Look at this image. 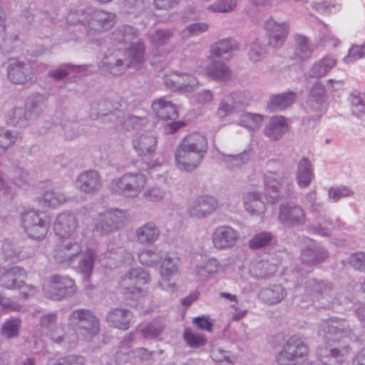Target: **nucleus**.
<instances>
[{
  "label": "nucleus",
  "instance_id": "nucleus-26",
  "mask_svg": "<svg viewBox=\"0 0 365 365\" xmlns=\"http://www.w3.org/2000/svg\"><path fill=\"white\" fill-rule=\"evenodd\" d=\"M4 259L10 263H16L19 261L30 258L34 252L29 247H21L16 244L4 242L2 245Z\"/></svg>",
  "mask_w": 365,
  "mask_h": 365
},
{
  "label": "nucleus",
  "instance_id": "nucleus-63",
  "mask_svg": "<svg viewBox=\"0 0 365 365\" xmlns=\"http://www.w3.org/2000/svg\"><path fill=\"white\" fill-rule=\"evenodd\" d=\"M186 343L192 348H199L205 345L207 339L202 335L194 333L191 329H186L183 334Z\"/></svg>",
  "mask_w": 365,
  "mask_h": 365
},
{
  "label": "nucleus",
  "instance_id": "nucleus-57",
  "mask_svg": "<svg viewBox=\"0 0 365 365\" xmlns=\"http://www.w3.org/2000/svg\"><path fill=\"white\" fill-rule=\"evenodd\" d=\"M237 0H217L207 6V9L211 13H229L237 7Z\"/></svg>",
  "mask_w": 365,
  "mask_h": 365
},
{
  "label": "nucleus",
  "instance_id": "nucleus-34",
  "mask_svg": "<svg viewBox=\"0 0 365 365\" xmlns=\"http://www.w3.org/2000/svg\"><path fill=\"white\" fill-rule=\"evenodd\" d=\"M288 130V123L284 117L272 116L264 128V134L273 140H279Z\"/></svg>",
  "mask_w": 365,
  "mask_h": 365
},
{
  "label": "nucleus",
  "instance_id": "nucleus-47",
  "mask_svg": "<svg viewBox=\"0 0 365 365\" xmlns=\"http://www.w3.org/2000/svg\"><path fill=\"white\" fill-rule=\"evenodd\" d=\"M96 256L97 252L93 249H87L78 262V269L86 279H88L93 272Z\"/></svg>",
  "mask_w": 365,
  "mask_h": 365
},
{
  "label": "nucleus",
  "instance_id": "nucleus-60",
  "mask_svg": "<svg viewBox=\"0 0 365 365\" xmlns=\"http://www.w3.org/2000/svg\"><path fill=\"white\" fill-rule=\"evenodd\" d=\"M0 50L5 53H11L17 46L19 41L16 34L7 36L4 31L0 33Z\"/></svg>",
  "mask_w": 365,
  "mask_h": 365
},
{
  "label": "nucleus",
  "instance_id": "nucleus-53",
  "mask_svg": "<svg viewBox=\"0 0 365 365\" xmlns=\"http://www.w3.org/2000/svg\"><path fill=\"white\" fill-rule=\"evenodd\" d=\"M139 262L148 267L157 265L162 259V254L158 250L144 249L138 252Z\"/></svg>",
  "mask_w": 365,
  "mask_h": 365
},
{
  "label": "nucleus",
  "instance_id": "nucleus-17",
  "mask_svg": "<svg viewBox=\"0 0 365 365\" xmlns=\"http://www.w3.org/2000/svg\"><path fill=\"white\" fill-rule=\"evenodd\" d=\"M251 101L249 92H234L227 96L219 104L217 115L224 118L237 113L247 106Z\"/></svg>",
  "mask_w": 365,
  "mask_h": 365
},
{
  "label": "nucleus",
  "instance_id": "nucleus-39",
  "mask_svg": "<svg viewBox=\"0 0 365 365\" xmlns=\"http://www.w3.org/2000/svg\"><path fill=\"white\" fill-rule=\"evenodd\" d=\"M160 230L153 222H149L138 227L135 231L138 242L141 245H152L158 240Z\"/></svg>",
  "mask_w": 365,
  "mask_h": 365
},
{
  "label": "nucleus",
  "instance_id": "nucleus-32",
  "mask_svg": "<svg viewBox=\"0 0 365 365\" xmlns=\"http://www.w3.org/2000/svg\"><path fill=\"white\" fill-rule=\"evenodd\" d=\"M337 60L331 56H326L324 58L315 61L309 71L304 73L306 80L311 78H319L325 76L335 66Z\"/></svg>",
  "mask_w": 365,
  "mask_h": 365
},
{
  "label": "nucleus",
  "instance_id": "nucleus-56",
  "mask_svg": "<svg viewBox=\"0 0 365 365\" xmlns=\"http://www.w3.org/2000/svg\"><path fill=\"white\" fill-rule=\"evenodd\" d=\"M274 236L270 232H261L253 236L248 242L249 247L253 250L268 246L274 240Z\"/></svg>",
  "mask_w": 365,
  "mask_h": 365
},
{
  "label": "nucleus",
  "instance_id": "nucleus-6",
  "mask_svg": "<svg viewBox=\"0 0 365 365\" xmlns=\"http://www.w3.org/2000/svg\"><path fill=\"white\" fill-rule=\"evenodd\" d=\"M309 354V346L304 339L297 335L288 338L276 356L279 365H297L304 362Z\"/></svg>",
  "mask_w": 365,
  "mask_h": 365
},
{
  "label": "nucleus",
  "instance_id": "nucleus-58",
  "mask_svg": "<svg viewBox=\"0 0 365 365\" xmlns=\"http://www.w3.org/2000/svg\"><path fill=\"white\" fill-rule=\"evenodd\" d=\"M42 200L48 206L56 207L64 203L66 201V197L64 193L51 189L43 193Z\"/></svg>",
  "mask_w": 365,
  "mask_h": 365
},
{
  "label": "nucleus",
  "instance_id": "nucleus-33",
  "mask_svg": "<svg viewBox=\"0 0 365 365\" xmlns=\"http://www.w3.org/2000/svg\"><path fill=\"white\" fill-rule=\"evenodd\" d=\"M152 108L157 118L160 120H175L178 118L175 105L165 97L153 101Z\"/></svg>",
  "mask_w": 365,
  "mask_h": 365
},
{
  "label": "nucleus",
  "instance_id": "nucleus-19",
  "mask_svg": "<svg viewBox=\"0 0 365 365\" xmlns=\"http://www.w3.org/2000/svg\"><path fill=\"white\" fill-rule=\"evenodd\" d=\"M217 207V200L214 197L200 196L189 204L187 214L193 219H203L215 212Z\"/></svg>",
  "mask_w": 365,
  "mask_h": 365
},
{
  "label": "nucleus",
  "instance_id": "nucleus-30",
  "mask_svg": "<svg viewBox=\"0 0 365 365\" xmlns=\"http://www.w3.org/2000/svg\"><path fill=\"white\" fill-rule=\"evenodd\" d=\"M133 145L139 156L150 155L156 149L157 138L152 133L145 132L135 136Z\"/></svg>",
  "mask_w": 365,
  "mask_h": 365
},
{
  "label": "nucleus",
  "instance_id": "nucleus-49",
  "mask_svg": "<svg viewBox=\"0 0 365 365\" xmlns=\"http://www.w3.org/2000/svg\"><path fill=\"white\" fill-rule=\"evenodd\" d=\"M351 113L358 118H365V93L354 91L349 96Z\"/></svg>",
  "mask_w": 365,
  "mask_h": 365
},
{
  "label": "nucleus",
  "instance_id": "nucleus-21",
  "mask_svg": "<svg viewBox=\"0 0 365 365\" xmlns=\"http://www.w3.org/2000/svg\"><path fill=\"white\" fill-rule=\"evenodd\" d=\"M78 221L71 212L59 214L54 222L53 230L59 238L79 237L76 233Z\"/></svg>",
  "mask_w": 365,
  "mask_h": 365
},
{
  "label": "nucleus",
  "instance_id": "nucleus-35",
  "mask_svg": "<svg viewBox=\"0 0 365 365\" xmlns=\"http://www.w3.org/2000/svg\"><path fill=\"white\" fill-rule=\"evenodd\" d=\"M57 314L50 313L40 319L39 324L41 329L46 331V334L56 343L60 344L63 341V328L56 324Z\"/></svg>",
  "mask_w": 365,
  "mask_h": 365
},
{
  "label": "nucleus",
  "instance_id": "nucleus-42",
  "mask_svg": "<svg viewBox=\"0 0 365 365\" xmlns=\"http://www.w3.org/2000/svg\"><path fill=\"white\" fill-rule=\"evenodd\" d=\"M207 75L212 78L226 81L230 79L232 71L229 66L222 61H212L207 66Z\"/></svg>",
  "mask_w": 365,
  "mask_h": 365
},
{
  "label": "nucleus",
  "instance_id": "nucleus-52",
  "mask_svg": "<svg viewBox=\"0 0 365 365\" xmlns=\"http://www.w3.org/2000/svg\"><path fill=\"white\" fill-rule=\"evenodd\" d=\"M165 327V321L158 318L152 321L146 327L142 329L140 332L145 339H155L158 337L164 330Z\"/></svg>",
  "mask_w": 365,
  "mask_h": 365
},
{
  "label": "nucleus",
  "instance_id": "nucleus-62",
  "mask_svg": "<svg viewBox=\"0 0 365 365\" xmlns=\"http://www.w3.org/2000/svg\"><path fill=\"white\" fill-rule=\"evenodd\" d=\"M307 199L310 205V212L315 215L313 223H317V220H319L322 217H325V211L323 209L322 205L317 202L316 192L314 191L309 192L307 194Z\"/></svg>",
  "mask_w": 365,
  "mask_h": 365
},
{
  "label": "nucleus",
  "instance_id": "nucleus-12",
  "mask_svg": "<svg viewBox=\"0 0 365 365\" xmlns=\"http://www.w3.org/2000/svg\"><path fill=\"white\" fill-rule=\"evenodd\" d=\"M21 223L28 236L35 240L43 239L49 229L44 215L34 210H26L21 214Z\"/></svg>",
  "mask_w": 365,
  "mask_h": 365
},
{
  "label": "nucleus",
  "instance_id": "nucleus-37",
  "mask_svg": "<svg viewBox=\"0 0 365 365\" xmlns=\"http://www.w3.org/2000/svg\"><path fill=\"white\" fill-rule=\"evenodd\" d=\"M328 257V252L319 245L312 243L302 251V261L309 265L322 262Z\"/></svg>",
  "mask_w": 365,
  "mask_h": 365
},
{
  "label": "nucleus",
  "instance_id": "nucleus-50",
  "mask_svg": "<svg viewBox=\"0 0 365 365\" xmlns=\"http://www.w3.org/2000/svg\"><path fill=\"white\" fill-rule=\"evenodd\" d=\"M264 115L257 113H244L240 115L237 124L251 131L258 130L263 121Z\"/></svg>",
  "mask_w": 365,
  "mask_h": 365
},
{
  "label": "nucleus",
  "instance_id": "nucleus-1",
  "mask_svg": "<svg viewBox=\"0 0 365 365\" xmlns=\"http://www.w3.org/2000/svg\"><path fill=\"white\" fill-rule=\"evenodd\" d=\"M351 332L347 322L341 319L331 317L319 323L317 336L324 342V345L319 347L317 354L323 363L329 365L341 364L347 359L348 346H333L332 343L349 336Z\"/></svg>",
  "mask_w": 365,
  "mask_h": 365
},
{
  "label": "nucleus",
  "instance_id": "nucleus-51",
  "mask_svg": "<svg viewBox=\"0 0 365 365\" xmlns=\"http://www.w3.org/2000/svg\"><path fill=\"white\" fill-rule=\"evenodd\" d=\"M45 101V97L39 93L34 94L27 99L24 108L31 113L32 120L43 112Z\"/></svg>",
  "mask_w": 365,
  "mask_h": 365
},
{
  "label": "nucleus",
  "instance_id": "nucleus-2",
  "mask_svg": "<svg viewBox=\"0 0 365 365\" xmlns=\"http://www.w3.org/2000/svg\"><path fill=\"white\" fill-rule=\"evenodd\" d=\"M145 47L143 44L133 46L128 48L109 50L104 55L98 65V68L105 75L119 76L128 68L139 69L144 61Z\"/></svg>",
  "mask_w": 365,
  "mask_h": 365
},
{
  "label": "nucleus",
  "instance_id": "nucleus-45",
  "mask_svg": "<svg viewBox=\"0 0 365 365\" xmlns=\"http://www.w3.org/2000/svg\"><path fill=\"white\" fill-rule=\"evenodd\" d=\"M88 67V65L76 66L70 63H64L57 68L50 70L48 73V76L55 81H61L66 78L71 73L83 72Z\"/></svg>",
  "mask_w": 365,
  "mask_h": 365
},
{
  "label": "nucleus",
  "instance_id": "nucleus-8",
  "mask_svg": "<svg viewBox=\"0 0 365 365\" xmlns=\"http://www.w3.org/2000/svg\"><path fill=\"white\" fill-rule=\"evenodd\" d=\"M146 184L145 176L140 173H126L114 178L109 189L113 194L125 197L134 198L138 196Z\"/></svg>",
  "mask_w": 365,
  "mask_h": 365
},
{
  "label": "nucleus",
  "instance_id": "nucleus-14",
  "mask_svg": "<svg viewBox=\"0 0 365 365\" xmlns=\"http://www.w3.org/2000/svg\"><path fill=\"white\" fill-rule=\"evenodd\" d=\"M150 280L148 272L141 267L131 268L121 278L120 285L124 294L138 296L143 294L145 290L141 286L146 284Z\"/></svg>",
  "mask_w": 365,
  "mask_h": 365
},
{
  "label": "nucleus",
  "instance_id": "nucleus-48",
  "mask_svg": "<svg viewBox=\"0 0 365 365\" xmlns=\"http://www.w3.org/2000/svg\"><path fill=\"white\" fill-rule=\"evenodd\" d=\"M238 50V43L232 39L220 40L211 47L212 53L217 57H221L225 54H231Z\"/></svg>",
  "mask_w": 365,
  "mask_h": 365
},
{
  "label": "nucleus",
  "instance_id": "nucleus-18",
  "mask_svg": "<svg viewBox=\"0 0 365 365\" xmlns=\"http://www.w3.org/2000/svg\"><path fill=\"white\" fill-rule=\"evenodd\" d=\"M7 78L14 84H24L31 81L34 71L29 63L11 58L6 62Z\"/></svg>",
  "mask_w": 365,
  "mask_h": 365
},
{
  "label": "nucleus",
  "instance_id": "nucleus-54",
  "mask_svg": "<svg viewBox=\"0 0 365 365\" xmlns=\"http://www.w3.org/2000/svg\"><path fill=\"white\" fill-rule=\"evenodd\" d=\"M209 27V24L206 22L192 23L180 31V36L183 39H189L207 31Z\"/></svg>",
  "mask_w": 365,
  "mask_h": 365
},
{
  "label": "nucleus",
  "instance_id": "nucleus-43",
  "mask_svg": "<svg viewBox=\"0 0 365 365\" xmlns=\"http://www.w3.org/2000/svg\"><path fill=\"white\" fill-rule=\"evenodd\" d=\"M297 93L292 91L273 96L267 107L272 111L283 110L291 106L297 100Z\"/></svg>",
  "mask_w": 365,
  "mask_h": 365
},
{
  "label": "nucleus",
  "instance_id": "nucleus-9",
  "mask_svg": "<svg viewBox=\"0 0 365 365\" xmlns=\"http://www.w3.org/2000/svg\"><path fill=\"white\" fill-rule=\"evenodd\" d=\"M75 281L66 275L54 274L44 286L43 292L46 297L61 301L73 297L77 292Z\"/></svg>",
  "mask_w": 365,
  "mask_h": 365
},
{
  "label": "nucleus",
  "instance_id": "nucleus-28",
  "mask_svg": "<svg viewBox=\"0 0 365 365\" xmlns=\"http://www.w3.org/2000/svg\"><path fill=\"white\" fill-rule=\"evenodd\" d=\"M26 274L24 268L12 267L0 274V287L6 289H17L22 287L24 281L20 278Z\"/></svg>",
  "mask_w": 365,
  "mask_h": 365
},
{
  "label": "nucleus",
  "instance_id": "nucleus-41",
  "mask_svg": "<svg viewBox=\"0 0 365 365\" xmlns=\"http://www.w3.org/2000/svg\"><path fill=\"white\" fill-rule=\"evenodd\" d=\"M259 295L266 304H275L286 297L287 292L280 284H272L262 289Z\"/></svg>",
  "mask_w": 365,
  "mask_h": 365
},
{
  "label": "nucleus",
  "instance_id": "nucleus-22",
  "mask_svg": "<svg viewBox=\"0 0 365 365\" xmlns=\"http://www.w3.org/2000/svg\"><path fill=\"white\" fill-rule=\"evenodd\" d=\"M90 22L88 24L87 35H93L110 29L115 23V15L103 10L92 9Z\"/></svg>",
  "mask_w": 365,
  "mask_h": 365
},
{
  "label": "nucleus",
  "instance_id": "nucleus-64",
  "mask_svg": "<svg viewBox=\"0 0 365 365\" xmlns=\"http://www.w3.org/2000/svg\"><path fill=\"white\" fill-rule=\"evenodd\" d=\"M210 356L213 361L220 362L222 365H230L233 364V357L230 353L219 347H214L210 351Z\"/></svg>",
  "mask_w": 365,
  "mask_h": 365
},
{
  "label": "nucleus",
  "instance_id": "nucleus-4",
  "mask_svg": "<svg viewBox=\"0 0 365 365\" xmlns=\"http://www.w3.org/2000/svg\"><path fill=\"white\" fill-rule=\"evenodd\" d=\"M264 195L272 204L280 199L292 197L294 194L293 182L283 173H267L264 177Z\"/></svg>",
  "mask_w": 365,
  "mask_h": 365
},
{
  "label": "nucleus",
  "instance_id": "nucleus-40",
  "mask_svg": "<svg viewBox=\"0 0 365 365\" xmlns=\"http://www.w3.org/2000/svg\"><path fill=\"white\" fill-rule=\"evenodd\" d=\"M92 9L85 6H78L70 9L68 12L66 19L69 24H81L84 27L85 31H88V24L91 19Z\"/></svg>",
  "mask_w": 365,
  "mask_h": 365
},
{
  "label": "nucleus",
  "instance_id": "nucleus-29",
  "mask_svg": "<svg viewBox=\"0 0 365 365\" xmlns=\"http://www.w3.org/2000/svg\"><path fill=\"white\" fill-rule=\"evenodd\" d=\"M182 78H186L189 83L185 84L180 79V76L175 72L170 75L164 76V84L166 88L172 91H179L180 92H190L197 86V80L192 75H183Z\"/></svg>",
  "mask_w": 365,
  "mask_h": 365
},
{
  "label": "nucleus",
  "instance_id": "nucleus-31",
  "mask_svg": "<svg viewBox=\"0 0 365 365\" xmlns=\"http://www.w3.org/2000/svg\"><path fill=\"white\" fill-rule=\"evenodd\" d=\"M133 318L131 312L122 308L113 309L106 315V321L110 327L122 330L130 328Z\"/></svg>",
  "mask_w": 365,
  "mask_h": 365
},
{
  "label": "nucleus",
  "instance_id": "nucleus-46",
  "mask_svg": "<svg viewBox=\"0 0 365 365\" xmlns=\"http://www.w3.org/2000/svg\"><path fill=\"white\" fill-rule=\"evenodd\" d=\"M339 226L340 220L338 218L335 220L324 219L323 222L320 219L319 220H317V223H312L309 225V230L314 234L328 237L333 230L339 227Z\"/></svg>",
  "mask_w": 365,
  "mask_h": 365
},
{
  "label": "nucleus",
  "instance_id": "nucleus-13",
  "mask_svg": "<svg viewBox=\"0 0 365 365\" xmlns=\"http://www.w3.org/2000/svg\"><path fill=\"white\" fill-rule=\"evenodd\" d=\"M83 250L81 237L59 238L53 250V257L57 263H71Z\"/></svg>",
  "mask_w": 365,
  "mask_h": 365
},
{
  "label": "nucleus",
  "instance_id": "nucleus-11",
  "mask_svg": "<svg viewBox=\"0 0 365 365\" xmlns=\"http://www.w3.org/2000/svg\"><path fill=\"white\" fill-rule=\"evenodd\" d=\"M277 220L286 228L302 227L307 220L306 212L301 205L294 202H284L279 206Z\"/></svg>",
  "mask_w": 365,
  "mask_h": 365
},
{
  "label": "nucleus",
  "instance_id": "nucleus-38",
  "mask_svg": "<svg viewBox=\"0 0 365 365\" xmlns=\"http://www.w3.org/2000/svg\"><path fill=\"white\" fill-rule=\"evenodd\" d=\"M6 123L9 125L25 128L31 122V114L24 107H14L6 114Z\"/></svg>",
  "mask_w": 365,
  "mask_h": 365
},
{
  "label": "nucleus",
  "instance_id": "nucleus-61",
  "mask_svg": "<svg viewBox=\"0 0 365 365\" xmlns=\"http://www.w3.org/2000/svg\"><path fill=\"white\" fill-rule=\"evenodd\" d=\"M17 133L0 128V153L11 147L17 140Z\"/></svg>",
  "mask_w": 365,
  "mask_h": 365
},
{
  "label": "nucleus",
  "instance_id": "nucleus-23",
  "mask_svg": "<svg viewBox=\"0 0 365 365\" xmlns=\"http://www.w3.org/2000/svg\"><path fill=\"white\" fill-rule=\"evenodd\" d=\"M265 29L269 34V45L279 48L285 42L289 34V24L287 21L278 22L269 18L265 23Z\"/></svg>",
  "mask_w": 365,
  "mask_h": 365
},
{
  "label": "nucleus",
  "instance_id": "nucleus-24",
  "mask_svg": "<svg viewBox=\"0 0 365 365\" xmlns=\"http://www.w3.org/2000/svg\"><path fill=\"white\" fill-rule=\"evenodd\" d=\"M76 185L78 190L86 194H94L102 187V180L99 173L94 170L83 171L76 180Z\"/></svg>",
  "mask_w": 365,
  "mask_h": 365
},
{
  "label": "nucleus",
  "instance_id": "nucleus-16",
  "mask_svg": "<svg viewBox=\"0 0 365 365\" xmlns=\"http://www.w3.org/2000/svg\"><path fill=\"white\" fill-rule=\"evenodd\" d=\"M179 257L174 252L166 253L160 269V279L158 286L163 290L174 292L176 289V284L173 282V277L177 274L178 271Z\"/></svg>",
  "mask_w": 365,
  "mask_h": 365
},
{
  "label": "nucleus",
  "instance_id": "nucleus-59",
  "mask_svg": "<svg viewBox=\"0 0 365 365\" xmlns=\"http://www.w3.org/2000/svg\"><path fill=\"white\" fill-rule=\"evenodd\" d=\"M21 321L19 318L12 317L4 322L1 327V331L8 339L19 335Z\"/></svg>",
  "mask_w": 365,
  "mask_h": 365
},
{
  "label": "nucleus",
  "instance_id": "nucleus-55",
  "mask_svg": "<svg viewBox=\"0 0 365 365\" xmlns=\"http://www.w3.org/2000/svg\"><path fill=\"white\" fill-rule=\"evenodd\" d=\"M218 267L219 263L217 260L215 258H210L206 262L197 265L195 267L194 273L202 278L207 277L210 274L216 273Z\"/></svg>",
  "mask_w": 365,
  "mask_h": 365
},
{
  "label": "nucleus",
  "instance_id": "nucleus-7",
  "mask_svg": "<svg viewBox=\"0 0 365 365\" xmlns=\"http://www.w3.org/2000/svg\"><path fill=\"white\" fill-rule=\"evenodd\" d=\"M78 337L82 340H90L100 330L99 320L93 312L87 309H78L72 312L68 318Z\"/></svg>",
  "mask_w": 365,
  "mask_h": 365
},
{
  "label": "nucleus",
  "instance_id": "nucleus-10",
  "mask_svg": "<svg viewBox=\"0 0 365 365\" xmlns=\"http://www.w3.org/2000/svg\"><path fill=\"white\" fill-rule=\"evenodd\" d=\"M326 89L323 84L316 82L311 88L310 98L306 108L307 115L303 118V124L314 128L322 115V104L325 98Z\"/></svg>",
  "mask_w": 365,
  "mask_h": 365
},
{
  "label": "nucleus",
  "instance_id": "nucleus-3",
  "mask_svg": "<svg viewBox=\"0 0 365 365\" xmlns=\"http://www.w3.org/2000/svg\"><path fill=\"white\" fill-rule=\"evenodd\" d=\"M207 149V140L205 135L200 133H192L186 135L175 150V159L177 167L181 170L193 171L202 162Z\"/></svg>",
  "mask_w": 365,
  "mask_h": 365
},
{
  "label": "nucleus",
  "instance_id": "nucleus-36",
  "mask_svg": "<svg viewBox=\"0 0 365 365\" xmlns=\"http://www.w3.org/2000/svg\"><path fill=\"white\" fill-rule=\"evenodd\" d=\"M134 340L133 334L125 336L120 343L115 353V361L118 364H136L135 349H132V342Z\"/></svg>",
  "mask_w": 365,
  "mask_h": 365
},
{
  "label": "nucleus",
  "instance_id": "nucleus-25",
  "mask_svg": "<svg viewBox=\"0 0 365 365\" xmlns=\"http://www.w3.org/2000/svg\"><path fill=\"white\" fill-rule=\"evenodd\" d=\"M139 36V31L134 26L123 24L118 26L110 35V39L113 43L115 46H122L120 48L122 50L126 48L127 45H130V47L142 44L141 43H134V41L138 38Z\"/></svg>",
  "mask_w": 365,
  "mask_h": 365
},
{
  "label": "nucleus",
  "instance_id": "nucleus-44",
  "mask_svg": "<svg viewBox=\"0 0 365 365\" xmlns=\"http://www.w3.org/2000/svg\"><path fill=\"white\" fill-rule=\"evenodd\" d=\"M312 52L313 48L309 40L303 35H296L294 51L295 58L299 61H307L311 57Z\"/></svg>",
  "mask_w": 365,
  "mask_h": 365
},
{
  "label": "nucleus",
  "instance_id": "nucleus-27",
  "mask_svg": "<svg viewBox=\"0 0 365 365\" xmlns=\"http://www.w3.org/2000/svg\"><path fill=\"white\" fill-rule=\"evenodd\" d=\"M314 178V168L308 157H302L297 164L295 180L300 188L309 187Z\"/></svg>",
  "mask_w": 365,
  "mask_h": 365
},
{
  "label": "nucleus",
  "instance_id": "nucleus-15",
  "mask_svg": "<svg viewBox=\"0 0 365 365\" xmlns=\"http://www.w3.org/2000/svg\"><path fill=\"white\" fill-rule=\"evenodd\" d=\"M126 218L125 210L110 209L100 213L95 224V230L101 235L110 234L121 227Z\"/></svg>",
  "mask_w": 365,
  "mask_h": 365
},
{
  "label": "nucleus",
  "instance_id": "nucleus-20",
  "mask_svg": "<svg viewBox=\"0 0 365 365\" xmlns=\"http://www.w3.org/2000/svg\"><path fill=\"white\" fill-rule=\"evenodd\" d=\"M240 238V233L228 225L216 227L212 235L213 246L217 250H226L235 246Z\"/></svg>",
  "mask_w": 365,
  "mask_h": 365
},
{
  "label": "nucleus",
  "instance_id": "nucleus-5",
  "mask_svg": "<svg viewBox=\"0 0 365 365\" xmlns=\"http://www.w3.org/2000/svg\"><path fill=\"white\" fill-rule=\"evenodd\" d=\"M304 300L310 301L317 308H329L334 304L332 283L317 279L306 281L304 287Z\"/></svg>",
  "mask_w": 365,
  "mask_h": 365
}]
</instances>
